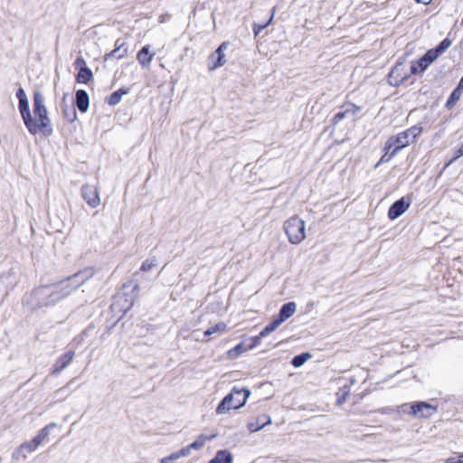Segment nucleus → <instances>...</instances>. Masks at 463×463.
<instances>
[{
  "mask_svg": "<svg viewBox=\"0 0 463 463\" xmlns=\"http://www.w3.org/2000/svg\"><path fill=\"white\" fill-rule=\"evenodd\" d=\"M305 222L298 215L291 216L284 222L283 229L291 244H299L306 238Z\"/></svg>",
  "mask_w": 463,
  "mask_h": 463,
  "instance_id": "423d86ee",
  "label": "nucleus"
},
{
  "mask_svg": "<svg viewBox=\"0 0 463 463\" xmlns=\"http://www.w3.org/2000/svg\"><path fill=\"white\" fill-rule=\"evenodd\" d=\"M74 65L78 68L86 67V61L82 57H78L74 62Z\"/></svg>",
  "mask_w": 463,
  "mask_h": 463,
  "instance_id": "79ce46f5",
  "label": "nucleus"
},
{
  "mask_svg": "<svg viewBox=\"0 0 463 463\" xmlns=\"http://www.w3.org/2000/svg\"><path fill=\"white\" fill-rule=\"evenodd\" d=\"M272 19H273V14L269 18V22L263 25L254 24H253V32H254L255 35H258L262 30H264L271 23Z\"/></svg>",
  "mask_w": 463,
  "mask_h": 463,
  "instance_id": "4c0bfd02",
  "label": "nucleus"
},
{
  "mask_svg": "<svg viewBox=\"0 0 463 463\" xmlns=\"http://www.w3.org/2000/svg\"><path fill=\"white\" fill-rule=\"evenodd\" d=\"M411 203L406 201L404 197L393 203L388 211V217L390 220H395L403 214L410 207Z\"/></svg>",
  "mask_w": 463,
  "mask_h": 463,
  "instance_id": "6e6552de",
  "label": "nucleus"
},
{
  "mask_svg": "<svg viewBox=\"0 0 463 463\" xmlns=\"http://www.w3.org/2000/svg\"><path fill=\"white\" fill-rule=\"evenodd\" d=\"M19 110L24 122H25L31 115L28 99L19 101Z\"/></svg>",
  "mask_w": 463,
  "mask_h": 463,
  "instance_id": "cd10ccee",
  "label": "nucleus"
},
{
  "mask_svg": "<svg viewBox=\"0 0 463 463\" xmlns=\"http://www.w3.org/2000/svg\"><path fill=\"white\" fill-rule=\"evenodd\" d=\"M281 323L278 320V318H275L270 324L267 325L263 330L260 332V336H267L269 334L275 331Z\"/></svg>",
  "mask_w": 463,
  "mask_h": 463,
  "instance_id": "c85d7f7f",
  "label": "nucleus"
},
{
  "mask_svg": "<svg viewBox=\"0 0 463 463\" xmlns=\"http://www.w3.org/2000/svg\"><path fill=\"white\" fill-rule=\"evenodd\" d=\"M23 305L31 309L54 305L50 285H45L33 289L31 294L23 299Z\"/></svg>",
  "mask_w": 463,
  "mask_h": 463,
  "instance_id": "39448f33",
  "label": "nucleus"
},
{
  "mask_svg": "<svg viewBox=\"0 0 463 463\" xmlns=\"http://www.w3.org/2000/svg\"><path fill=\"white\" fill-rule=\"evenodd\" d=\"M76 79L79 83L86 84L93 79V73L89 68L81 67L77 74Z\"/></svg>",
  "mask_w": 463,
  "mask_h": 463,
  "instance_id": "5701e85b",
  "label": "nucleus"
},
{
  "mask_svg": "<svg viewBox=\"0 0 463 463\" xmlns=\"http://www.w3.org/2000/svg\"><path fill=\"white\" fill-rule=\"evenodd\" d=\"M446 463H463V454L459 455L458 458L451 457L447 458Z\"/></svg>",
  "mask_w": 463,
  "mask_h": 463,
  "instance_id": "ea45409f",
  "label": "nucleus"
},
{
  "mask_svg": "<svg viewBox=\"0 0 463 463\" xmlns=\"http://www.w3.org/2000/svg\"><path fill=\"white\" fill-rule=\"evenodd\" d=\"M57 427V424L54 422H52L48 425H46L40 432L39 434L33 439L36 444L39 446L43 443V441L49 436L51 430Z\"/></svg>",
  "mask_w": 463,
  "mask_h": 463,
  "instance_id": "b1692460",
  "label": "nucleus"
},
{
  "mask_svg": "<svg viewBox=\"0 0 463 463\" xmlns=\"http://www.w3.org/2000/svg\"><path fill=\"white\" fill-rule=\"evenodd\" d=\"M75 103L81 112H86L90 106V98L88 93L83 90H79L75 94Z\"/></svg>",
  "mask_w": 463,
  "mask_h": 463,
  "instance_id": "dca6fc26",
  "label": "nucleus"
},
{
  "mask_svg": "<svg viewBox=\"0 0 463 463\" xmlns=\"http://www.w3.org/2000/svg\"><path fill=\"white\" fill-rule=\"evenodd\" d=\"M296 308L297 306L295 302H288L284 304L279 310V316L277 317L278 320L282 324L295 314Z\"/></svg>",
  "mask_w": 463,
  "mask_h": 463,
  "instance_id": "f3484780",
  "label": "nucleus"
},
{
  "mask_svg": "<svg viewBox=\"0 0 463 463\" xmlns=\"http://www.w3.org/2000/svg\"><path fill=\"white\" fill-rule=\"evenodd\" d=\"M430 64L425 61L423 57L419 59L418 61H412L410 71L411 74H417L419 72L424 71Z\"/></svg>",
  "mask_w": 463,
  "mask_h": 463,
  "instance_id": "4be33fe9",
  "label": "nucleus"
},
{
  "mask_svg": "<svg viewBox=\"0 0 463 463\" xmlns=\"http://www.w3.org/2000/svg\"><path fill=\"white\" fill-rule=\"evenodd\" d=\"M461 94H462V91L459 89L456 88L452 91L450 97L449 98V99L446 103V106L448 108L453 107L460 99Z\"/></svg>",
  "mask_w": 463,
  "mask_h": 463,
  "instance_id": "c756f323",
  "label": "nucleus"
},
{
  "mask_svg": "<svg viewBox=\"0 0 463 463\" xmlns=\"http://www.w3.org/2000/svg\"><path fill=\"white\" fill-rule=\"evenodd\" d=\"M228 48L227 43H222L217 50L211 55V59H215V56H218V62H215L213 66H210V70H215L218 67L224 65L226 60L224 59L223 52Z\"/></svg>",
  "mask_w": 463,
  "mask_h": 463,
  "instance_id": "a211bd4d",
  "label": "nucleus"
},
{
  "mask_svg": "<svg viewBox=\"0 0 463 463\" xmlns=\"http://www.w3.org/2000/svg\"><path fill=\"white\" fill-rule=\"evenodd\" d=\"M209 463H232V455L228 450H219Z\"/></svg>",
  "mask_w": 463,
  "mask_h": 463,
  "instance_id": "412c9836",
  "label": "nucleus"
},
{
  "mask_svg": "<svg viewBox=\"0 0 463 463\" xmlns=\"http://www.w3.org/2000/svg\"><path fill=\"white\" fill-rule=\"evenodd\" d=\"M216 437V435H212L211 437H207L205 435H200L196 440H194L193 443H191L190 445L184 447V449H188V456L191 454V450L194 449H202L206 440L208 439H214Z\"/></svg>",
  "mask_w": 463,
  "mask_h": 463,
  "instance_id": "6ab92c4d",
  "label": "nucleus"
},
{
  "mask_svg": "<svg viewBox=\"0 0 463 463\" xmlns=\"http://www.w3.org/2000/svg\"><path fill=\"white\" fill-rule=\"evenodd\" d=\"M92 276L93 272L90 269H86L77 272L57 284L50 285L54 304L69 297Z\"/></svg>",
  "mask_w": 463,
  "mask_h": 463,
  "instance_id": "f03ea898",
  "label": "nucleus"
},
{
  "mask_svg": "<svg viewBox=\"0 0 463 463\" xmlns=\"http://www.w3.org/2000/svg\"><path fill=\"white\" fill-rule=\"evenodd\" d=\"M264 336H260V333L259 334V335H256L254 337L251 338V344L248 346L249 349H253L254 347L258 346L260 342H261V339L263 338Z\"/></svg>",
  "mask_w": 463,
  "mask_h": 463,
  "instance_id": "58836bf2",
  "label": "nucleus"
},
{
  "mask_svg": "<svg viewBox=\"0 0 463 463\" xmlns=\"http://www.w3.org/2000/svg\"><path fill=\"white\" fill-rule=\"evenodd\" d=\"M188 457V449H181L160 459V463H175L180 458Z\"/></svg>",
  "mask_w": 463,
  "mask_h": 463,
  "instance_id": "aec40b11",
  "label": "nucleus"
},
{
  "mask_svg": "<svg viewBox=\"0 0 463 463\" xmlns=\"http://www.w3.org/2000/svg\"><path fill=\"white\" fill-rule=\"evenodd\" d=\"M390 150H386V153L381 157L379 163H387L389 162L393 156H395L398 153L396 149H392L391 153H389Z\"/></svg>",
  "mask_w": 463,
  "mask_h": 463,
  "instance_id": "e433bc0d",
  "label": "nucleus"
},
{
  "mask_svg": "<svg viewBox=\"0 0 463 463\" xmlns=\"http://www.w3.org/2000/svg\"><path fill=\"white\" fill-rule=\"evenodd\" d=\"M81 196L87 204L91 208H97L100 203L98 187L86 184L81 187Z\"/></svg>",
  "mask_w": 463,
  "mask_h": 463,
  "instance_id": "0eeeda50",
  "label": "nucleus"
},
{
  "mask_svg": "<svg viewBox=\"0 0 463 463\" xmlns=\"http://www.w3.org/2000/svg\"><path fill=\"white\" fill-rule=\"evenodd\" d=\"M16 97L19 99V101L24 100V99H28L27 96H26V93H25V91H24V90L23 88H19L18 89V90L16 92Z\"/></svg>",
  "mask_w": 463,
  "mask_h": 463,
  "instance_id": "a19ab883",
  "label": "nucleus"
},
{
  "mask_svg": "<svg viewBox=\"0 0 463 463\" xmlns=\"http://www.w3.org/2000/svg\"><path fill=\"white\" fill-rule=\"evenodd\" d=\"M39 447L38 444L33 439L32 441L23 443L14 453V458L19 459L20 458L25 459L27 458L25 452H33Z\"/></svg>",
  "mask_w": 463,
  "mask_h": 463,
  "instance_id": "2eb2a0df",
  "label": "nucleus"
},
{
  "mask_svg": "<svg viewBox=\"0 0 463 463\" xmlns=\"http://www.w3.org/2000/svg\"><path fill=\"white\" fill-rule=\"evenodd\" d=\"M128 54V48H123L121 51H118V53L114 56L117 59H123Z\"/></svg>",
  "mask_w": 463,
  "mask_h": 463,
  "instance_id": "37998d69",
  "label": "nucleus"
},
{
  "mask_svg": "<svg viewBox=\"0 0 463 463\" xmlns=\"http://www.w3.org/2000/svg\"><path fill=\"white\" fill-rule=\"evenodd\" d=\"M125 42L121 39H118L115 43V49L112 50L109 53L105 55V61H108L109 59L112 58L118 53V51H121V49L125 48Z\"/></svg>",
  "mask_w": 463,
  "mask_h": 463,
  "instance_id": "2f4dec72",
  "label": "nucleus"
},
{
  "mask_svg": "<svg viewBox=\"0 0 463 463\" xmlns=\"http://www.w3.org/2000/svg\"><path fill=\"white\" fill-rule=\"evenodd\" d=\"M133 303V298L129 299L125 293H119L116 297L111 307L114 309L118 308L123 313H126L132 307Z\"/></svg>",
  "mask_w": 463,
  "mask_h": 463,
  "instance_id": "9d476101",
  "label": "nucleus"
},
{
  "mask_svg": "<svg viewBox=\"0 0 463 463\" xmlns=\"http://www.w3.org/2000/svg\"><path fill=\"white\" fill-rule=\"evenodd\" d=\"M155 53L150 52V45H145L137 54V60L143 68H148L154 59Z\"/></svg>",
  "mask_w": 463,
  "mask_h": 463,
  "instance_id": "ddd939ff",
  "label": "nucleus"
},
{
  "mask_svg": "<svg viewBox=\"0 0 463 463\" xmlns=\"http://www.w3.org/2000/svg\"><path fill=\"white\" fill-rule=\"evenodd\" d=\"M346 397V392H345L342 396H339L336 402L337 404H342L345 402Z\"/></svg>",
  "mask_w": 463,
  "mask_h": 463,
  "instance_id": "49530a36",
  "label": "nucleus"
},
{
  "mask_svg": "<svg viewBox=\"0 0 463 463\" xmlns=\"http://www.w3.org/2000/svg\"><path fill=\"white\" fill-rule=\"evenodd\" d=\"M250 350L249 347H245L243 344H238L234 348L228 351V356L231 359H236L242 353Z\"/></svg>",
  "mask_w": 463,
  "mask_h": 463,
  "instance_id": "bb28decb",
  "label": "nucleus"
},
{
  "mask_svg": "<svg viewBox=\"0 0 463 463\" xmlns=\"http://www.w3.org/2000/svg\"><path fill=\"white\" fill-rule=\"evenodd\" d=\"M462 156H463V147L461 146L457 150L455 156L449 162V165Z\"/></svg>",
  "mask_w": 463,
  "mask_h": 463,
  "instance_id": "c03bdc74",
  "label": "nucleus"
},
{
  "mask_svg": "<svg viewBox=\"0 0 463 463\" xmlns=\"http://www.w3.org/2000/svg\"><path fill=\"white\" fill-rule=\"evenodd\" d=\"M439 56V55L435 51V49H432V50L428 51L422 57L430 65Z\"/></svg>",
  "mask_w": 463,
  "mask_h": 463,
  "instance_id": "72a5a7b5",
  "label": "nucleus"
},
{
  "mask_svg": "<svg viewBox=\"0 0 463 463\" xmlns=\"http://www.w3.org/2000/svg\"><path fill=\"white\" fill-rule=\"evenodd\" d=\"M226 328V325L222 322L221 323H218L213 326H210L205 332H204V335L205 336H209V335H212L217 332H223Z\"/></svg>",
  "mask_w": 463,
  "mask_h": 463,
  "instance_id": "7c9ffc66",
  "label": "nucleus"
},
{
  "mask_svg": "<svg viewBox=\"0 0 463 463\" xmlns=\"http://www.w3.org/2000/svg\"><path fill=\"white\" fill-rule=\"evenodd\" d=\"M64 116L70 122H73L77 118V112L74 108H66L63 109Z\"/></svg>",
  "mask_w": 463,
  "mask_h": 463,
  "instance_id": "f704fd0d",
  "label": "nucleus"
},
{
  "mask_svg": "<svg viewBox=\"0 0 463 463\" xmlns=\"http://www.w3.org/2000/svg\"><path fill=\"white\" fill-rule=\"evenodd\" d=\"M417 2L423 5H429L431 2V0H417Z\"/></svg>",
  "mask_w": 463,
  "mask_h": 463,
  "instance_id": "de8ad7c7",
  "label": "nucleus"
},
{
  "mask_svg": "<svg viewBox=\"0 0 463 463\" xmlns=\"http://www.w3.org/2000/svg\"><path fill=\"white\" fill-rule=\"evenodd\" d=\"M156 266V260H145L142 265H141V268L140 269L142 271H150L152 269H154L155 267Z\"/></svg>",
  "mask_w": 463,
  "mask_h": 463,
  "instance_id": "c9c22d12",
  "label": "nucleus"
},
{
  "mask_svg": "<svg viewBox=\"0 0 463 463\" xmlns=\"http://www.w3.org/2000/svg\"><path fill=\"white\" fill-rule=\"evenodd\" d=\"M422 128L420 126H413L396 136L390 137L384 145L385 150L396 149L398 152L402 148L413 143L416 138L420 135Z\"/></svg>",
  "mask_w": 463,
  "mask_h": 463,
  "instance_id": "20e7f679",
  "label": "nucleus"
},
{
  "mask_svg": "<svg viewBox=\"0 0 463 463\" xmlns=\"http://www.w3.org/2000/svg\"><path fill=\"white\" fill-rule=\"evenodd\" d=\"M75 352L68 351L62 356H61L53 365L52 374H58L63 371L74 359Z\"/></svg>",
  "mask_w": 463,
  "mask_h": 463,
  "instance_id": "f8f14e48",
  "label": "nucleus"
},
{
  "mask_svg": "<svg viewBox=\"0 0 463 463\" xmlns=\"http://www.w3.org/2000/svg\"><path fill=\"white\" fill-rule=\"evenodd\" d=\"M270 423V417L269 415L262 414L258 416L255 420L248 422L247 428L250 432H256Z\"/></svg>",
  "mask_w": 463,
  "mask_h": 463,
  "instance_id": "4468645a",
  "label": "nucleus"
},
{
  "mask_svg": "<svg viewBox=\"0 0 463 463\" xmlns=\"http://www.w3.org/2000/svg\"><path fill=\"white\" fill-rule=\"evenodd\" d=\"M250 389L246 387H233L231 393L226 395L216 408V413L222 414L226 411H230L232 409H239L242 407L245 404L247 399L250 397Z\"/></svg>",
  "mask_w": 463,
  "mask_h": 463,
  "instance_id": "7ed1b4c3",
  "label": "nucleus"
},
{
  "mask_svg": "<svg viewBox=\"0 0 463 463\" xmlns=\"http://www.w3.org/2000/svg\"><path fill=\"white\" fill-rule=\"evenodd\" d=\"M311 358V354L309 353H302L298 355L293 357L291 361V364L298 368L302 366L308 359Z\"/></svg>",
  "mask_w": 463,
  "mask_h": 463,
  "instance_id": "a878e982",
  "label": "nucleus"
},
{
  "mask_svg": "<svg viewBox=\"0 0 463 463\" xmlns=\"http://www.w3.org/2000/svg\"><path fill=\"white\" fill-rule=\"evenodd\" d=\"M402 71L403 66L402 63H399L390 71L389 80L392 85L398 86L408 79L409 75Z\"/></svg>",
  "mask_w": 463,
  "mask_h": 463,
  "instance_id": "9b49d317",
  "label": "nucleus"
},
{
  "mask_svg": "<svg viewBox=\"0 0 463 463\" xmlns=\"http://www.w3.org/2000/svg\"><path fill=\"white\" fill-rule=\"evenodd\" d=\"M33 118L30 115L28 119L24 122L28 131L32 135H36L40 132L50 135L52 133V129H47L50 127V118L44 105L43 96L39 91H36L33 95Z\"/></svg>",
  "mask_w": 463,
  "mask_h": 463,
  "instance_id": "f257e3e1",
  "label": "nucleus"
},
{
  "mask_svg": "<svg viewBox=\"0 0 463 463\" xmlns=\"http://www.w3.org/2000/svg\"><path fill=\"white\" fill-rule=\"evenodd\" d=\"M345 112H338L334 117V123H338L345 118Z\"/></svg>",
  "mask_w": 463,
  "mask_h": 463,
  "instance_id": "a18cd8bd",
  "label": "nucleus"
},
{
  "mask_svg": "<svg viewBox=\"0 0 463 463\" xmlns=\"http://www.w3.org/2000/svg\"><path fill=\"white\" fill-rule=\"evenodd\" d=\"M210 61H211V62H212V65H211V66H213L215 62H218V56H215V59H213V60H212V59L210 58Z\"/></svg>",
  "mask_w": 463,
  "mask_h": 463,
  "instance_id": "09e8293b",
  "label": "nucleus"
},
{
  "mask_svg": "<svg viewBox=\"0 0 463 463\" xmlns=\"http://www.w3.org/2000/svg\"><path fill=\"white\" fill-rule=\"evenodd\" d=\"M128 92V89H119L118 90L113 92L110 94V96L108 98V103L110 106H115L118 104L122 99L123 95H126Z\"/></svg>",
  "mask_w": 463,
  "mask_h": 463,
  "instance_id": "393cba45",
  "label": "nucleus"
},
{
  "mask_svg": "<svg viewBox=\"0 0 463 463\" xmlns=\"http://www.w3.org/2000/svg\"><path fill=\"white\" fill-rule=\"evenodd\" d=\"M412 415H420V417H430L433 413L437 411V408L425 402H420L414 403L411 407Z\"/></svg>",
  "mask_w": 463,
  "mask_h": 463,
  "instance_id": "1a4fd4ad",
  "label": "nucleus"
},
{
  "mask_svg": "<svg viewBox=\"0 0 463 463\" xmlns=\"http://www.w3.org/2000/svg\"><path fill=\"white\" fill-rule=\"evenodd\" d=\"M451 45V41L449 38H445L441 43L435 48V51L440 55Z\"/></svg>",
  "mask_w": 463,
  "mask_h": 463,
  "instance_id": "473e14b6",
  "label": "nucleus"
}]
</instances>
